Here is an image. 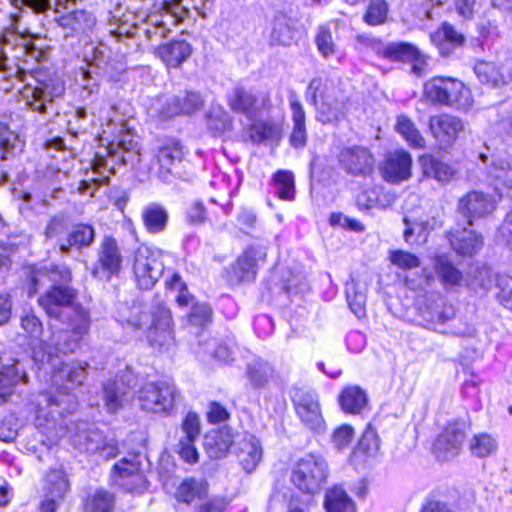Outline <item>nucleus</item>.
<instances>
[{
	"mask_svg": "<svg viewBox=\"0 0 512 512\" xmlns=\"http://www.w3.org/2000/svg\"><path fill=\"white\" fill-rule=\"evenodd\" d=\"M41 52L31 41L11 29H5L0 37V78L16 79L24 83L20 94L33 111L46 114L55 98L64 94V85L42 70H30L28 62H36Z\"/></svg>",
	"mask_w": 512,
	"mask_h": 512,
	"instance_id": "1",
	"label": "nucleus"
},
{
	"mask_svg": "<svg viewBox=\"0 0 512 512\" xmlns=\"http://www.w3.org/2000/svg\"><path fill=\"white\" fill-rule=\"evenodd\" d=\"M86 366L78 362L54 365L51 376L52 387L60 398L52 392L40 393L36 400L35 426L49 440L60 437L62 427L58 425L57 416L64 412L71 413L76 408L75 397L71 391L83 384L86 379Z\"/></svg>",
	"mask_w": 512,
	"mask_h": 512,
	"instance_id": "2",
	"label": "nucleus"
},
{
	"mask_svg": "<svg viewBox=\"0 0 512 512\" xmlns=\"http://www.w3.org/2000/svg\"><path fill=\"white\" fill-rule=\"evenodd\" d=\"M138 140L130 133L121 136L120 141L115 145L111 143L104 149V153L97 152L92 161L93 173L97 175L91 181H81L78 191L81 194L90 192L93 196L98 186L109 179V175H104L107 171L109 174L115 173L116 165H131L140 161V152Z\"/></svg>",
	"mask_w": 512,
	"mask_h": 512,
	"instance_id": "3",
	"label": "nucleus"
},
{
	"mask_svg": "<svg viewBox=\"0 0 512 512\" xmlns=\"http://www.w3.org/2000/svg\"><path fill=\"white\" fill-rule=\"evenodd\" d=\"M147 338L153 347L159 350L169 349L174 343L172 317L169 309L157 304L150 314L143 312L141 304L133 303L119 311V321L133 328L140 329L149 323Z\"/></svg>",
	"mask_w": 512,
	"mask_h": 512,
	"instance_id": "4",
	"label": "nucleus"
},
{
	"mask_svg": "<svg viewBox=\"0 0 512 512\" xmlns=\"http://www.w3.org/2000/svg\"><path fill=\"white\" fill-rule=\"evenodd\" d=\"M204 446L209 457L213 459L224 457L229 448L233 446V453L247 473H251L257 468L263 455L259 439L247 432L238 435L232 441L227 431H221L215 438L206 437Z\"/></svg>",
	"mask_w": 512,
	"mask_h": 512,
	"instance_id": "5",
	"label": "nucleus"
},
{
	"mask_svg": "<svg viewBox=\"0 0 512 512\" xmlns=\"http://www.w3.org/2000/svg\"><path fill=\"white\" fill-rule=\"evenodd\" d=\"M71 330L57 329L51 326V336L41 341V348L48 358L57 353H70L79 348L80 342L88 334L90 316L86 309L76 308L75 316H70Z\"/></svg>",
	"mask_w": 512,
	"mask_h": 512,
	"instance_id": "6",
	"label": "nucleus"
},
{
	"mask_svg": "<svg viewBox=\"0 0 512 512\" xmlns=\"http://www.w3.org/2000/svg\"><path fill=\"white\" fill-rule=\"evenodd\" d=\"M425 97L434 104L467 112L473 106L471 91L455 78L434 77L424 85Z\"/></svg>",
	"mask_w": 512,
	"mask_h": 512,
	"instance_id": "7",
	"label": "nucleus"
},
{
	"mask_svg": "<svg viewBox=\"0 0 512 512\" xmlns=\"http://www.w3.org/2000/svg\"><path fill=\"white\" fill-rule=\"evenodd\" d=\"M328 474V464L322 456L307 454L295 463L290 480L300 491L315 494L327 482Z\"/></svg>",
	"mask_w": 512,
	"mask_h": 512,
	"instance_id": "8",
	"label": "nucleus"
},
{
	"mask_svg": "<svg viewBox=\"0 0 512 512\" xmlns=\"http://www.w3.org/2000/svg\"><path fill=\"white\" fill-rule=\"evenodd\" d=\"M180 394L174 383L166 380L147 382L138 390L137 400L143 411L170 415Z\"/></svg>",
	"mask_w": 512,
	"mask_h": 512,
	"instance_id": "9",
	"label": "nucleus"
},
{
	"mask_svg": "<svg viewBox=\"0 0 512 512\" xmlns=\"http://www.w3.org/2000/svg\"><path fill=\"white\" fill-rule=\"evenodd\" d=\"M308 93L313 103H316L318 96L321 98L318 105V118L321 122L336 123L344 118L346 97L332 82L314 78L309 83Z\"/></svg>",
	"mask_w": 512,
	"mask_h": 512,
	"instance_id": "10",
	"label": "nucleus"
},
{
	"mask_svg": "<svg viewBox=\"0 0 512 512\" xmlns=\"http://www.w3.org/2000/svg\"><path fill=\"white\" fill-rule=\"evenodd\" d=\"M290 396L300 421L309 430L315 433H322L325 430V421L322 416L317 393L312 390L293 387Z\"/></svg>",
	"mask_w": 512,
	"mask_h": 512,
	"instance_id": "11",
	"label": "nucleus"
},
{
	"mask_svg": "<svg viewBox=\"0 0 512 512\" xmlns=\"http://www.w3.org/2000/svg\"><path fill=\"white\" fill-rule=\"evenodd\" d=\"M133 273L141 289L152 288L163 273L159 255L146 245H140L134 252Z\"/></svg>",
	"mask_w": 512,
	"mask_h": 512,
	"instance_id": "12",
	"label": "nucleus"
},
{
	"mask_svg": "<svg viewBox=\"0 0 512 512\" xmlns=\"http://www.w3.org/2000/svg\"><path fill=\"white\" fill-rule=\"evenodd\" d=\"M74 291L62 285H55L38 299L39 305L49 317L60 319L64 312L70 311L75 316V309L82 308L74 305Z\"/></svg>",
	"mask_w": 512,
	"mask_h": 512,
	"instance_id": "13",
	"label": "nucleus"
},
{
	"mask_svg": "<svg viewBox=\"0 0 512 512\" xmlns=\"http://www.w3.org/2000/svg\"><path fill=\"white\" fill-rule=\"evenodd\" d=\"M464 128V122L450 114L435 115L429 119V129L441 149L451 147Z\"/></svg>",
	"mask_w": 512,
	"mask_h": 512,
	"instance_id": "14",
	"label": "nucleus"
},
{
	"mask_svg": "<svg viewBox=\"0 0 512 512\" xmlns=\"http://www.w3.org/2000/svg\"><path fill=\"white\" fill-rule=\"evenodd\" d=\"M412 157L405 150L388 152L380 167L383 179L392 184L407 181L412 176Z\"/></svg>",
	"mask_w": 512,
	"mask_h": 512,
	"instance_id": "15",
	"label": "nucleus"
},
{
	"mask_svg": "<svg viewBox=\"0 0 512 512\" xmlns=\"http://www.w3.org/2000/svg\"><path fill=\"white\" fill-rule=\"evenodd\" d=\"M339 161L350 175L368 177L374 172L375 159L364 147H349L341 151Z\"/></svg>",
	"mask_w": 512,
	"mask_h": 512,
	"instance_id": "16",
	"label": "nucleus"
},
{
	"mask_svg": "<svg viewBox=\"0 0 512 512\" xmlns=\"http://www.w3.org/2000/svg\"><path fill=\"white\" fill-rule=\"evenodd\" d=\"M113 480L129 492H138L145 487V477L140 470L137 456L123 458L113 466Z\"/></svg>",
	"mask_w": 512,
	"mask_h": 512,
	"instance_id": "17",
	"label": "nucleus"
},
{
	"mask_svg": "<svg viewBox=\"0 0 512 512\" xmlns=\"http://www.w3.org/2000/svg\"><path fill=\"white\" fill-rule=\"evenodd\" d=\"M465 438L464 425L449 424L438 436L434 443V453L442 461H447L458 455Z\"/></svg>",
	"mask_w": 512,
	"mask_h": 512,
	"instance_id": "18",
	"label": "nucleus"
},
{
	"mask_svg": "<svg viewBox=\"0 0 512 512\" xmlns=\"http://www.w3.org/2000/svg\"><path fill=\"white\" fill-rule=\"evenodd\" d=\"M495 209L493 199L480 191H470L458 201V212L472 225V219L484 217Z\"/></svg>",
	"mask_w": 512,
	"mask_h": 512,
	"instance_id": "19",
	"label": "nucleus"
},
{
	"mask_svg": "<svg viewBox=\"0 0 512 512\" xmlns=\"http://www.w3.org/2000/svg\"><path fill=\"white\" fill-rule=\"evenodd\" d=\"M474 72L480 82L492 87H500L512 81V63L479 61L474 66Z\"/></svg>",
	"mask_w": 512,
	"mask_h": 512,
	"instance_id": "20",
	"label": "nucleus"
},
{
	"mask_svg": "<svg viewBox=\"0 0 512 512\" xmlns=\"http://www.w3.org/2000/svg\"><path fill=\"white\" fill-rule=\"evenodd\" d=\"M420 315L429 328L436 329L438 325L454 318L455 310L442 296L432 295L420 308Z\"/></svg>",
	"mask_w": 512,
	"mask_h": 512,
	"instance_id": "21",
	"label": "nucleus"
},
{
	"mask_svg": "<svg viewBox=\"0 0 512 512\" xmlns=\"http://www.w3.org/2000/svg\"><path fill=\"white\" fill-rule=\"evenodd\" d=\"M270 102L268 95L258 97L244 87L237 86L228 94V105L234 111L251 117L255 111L265 108Z\"/></svg>",
	"mask_w": 512,
	"mask_h": 512,
	"instance_id": "22",
	"label": "nucleus"
},
{
	"mask_svg": "<svg viewBox=\"0 0 512 512\" xmlns=\"http://www.w3.org/2000/svg\"><path fill=\"white\" fill-rule=\"evenodd\" d=\"M123 257L115 238L105 236L98 249V263L107 278L117 275L122 268Z\"/></svg>",
	"mask_w": 512,
	"mask_h": 512,
	"instance_id": "23",
	"label": "nucleus"
},
{
	"mask_svg": "<svg viewBox=\"0 0 512 512\" xmlns=\"http://www.w3.org/2000/svg\"><path fill=\"white\" fill-rule=\"evenodd\" d=\"M453 250L463 256L476 254L483 246V237L472 229L458 227L449 233Z\"/></svg>",
	"mask_w": 512,
	"mask_h": 512,
	"instance_id": "24",
	"label": "nucleus"
},
{
	"mask_svg": "<svg viewBox=\"0 0 512 512\" xmlns=\"http://www.w3.org/2000/svg\"><path fill=\"white\" fill-rule=\"evenodd\" d=\"M203 99L199 93L185 92L182 96L169 98L162 107L160 114L172 118L180 114H192L203 106Z\"/></svg>",
	"mask_w": 512,
	"mask_h": 512,
	"instance_id": "25",
	"label": "nucleus"
},
{
	"mask_svg": "<svg viewBox=\"0 0 512 512\" xmlns=\"http://www.w3.org/2000/svg\"><path fill=\"white\" fill-rule=\"evenodd\" d=\"M487 181L500 196H512V166L508 162L491 163L487 168Z\"/></svg>",
	"mask_w": 512,
	"mask_h": 512,
	"instance_id": "26",
	"label": "nucleus"
},
{
	"mask_svg": "<svg viewBox=\"0 0 512 512\" xmlns=\"http://www.w3.org/2000/svg\"><path fill=\"white\" fill-rule=\"evenodd\" d=\"M57 23L65 31V37H69L90 31L95 25V18L87 11L76 10L61 15Z\"/></svg>",
	"mask_w": 512,
	"mask_h": 512,
	"instance_id": "27",
	"label": "nucleus"
},
{
	"mask_svg": "<svg viewBox=\"0 0 512 512\" xmlns=\"http://www.w3.org/2000/svg\"><path fill=\"white\" fill-rule=\"evenodd\" d=\"M157 56L169 67H178L192 54L190 43L185 40H173L156 49Z\"/></svg>",
	"mask_w": 512,
	"mask_h": 512,
	"instance_id": "28",
	"label": "nucleus"
},
{
	"mask_svg": "<svg viewBox=\"0 0 512 512\" xmlns=\"http://www.w3.org/2000/svg\"><path fill=\"white\" fill-rule=\"evenodd\" d=\"M265 257V249L250 247L237 260L233 267V273L239 281H251L256 276L257 262L263 261Z\"/></svg>",
	"mask_w": 512,
	"mask_h": 512,
	"instance_id": "29",
	"label": "nucleus"
},
{
	"mask_svg": "<svg viewBox=\"0 0 512 512\" xmlns=\"http://www.w3.org/2000/svg\"><path fill=\"white\" fill-rule=\"evenodd\" d=\"M430 39L442 56H448L453 49L462 46L465 41L464 36L449 23H444L432 33Z\"/></svg>",
	"mask_w": 512,
	"mask_h": 512,
	"instance_id": "30",
	"label": "nucleus"
},
{
	"mask_svg": "<svg viewBox=\"0 0 512 512\" xmlns=\"http://www.w3.org/2000/svg\"><path fill=\"white\" fill-rule=\"evenodd\" d=\"M18 362L13 361L12 364L3 365L0 372V405L8 401L14 393L16 385L20 382H26V374L20 373Z\"/></svg>",
	"mask_w": 512,
	"mask_h": 512,
	"instance_id": "31",
	"label": "nucleus"
},
{
	"mask_svg": "<svg viewBox=\"0 0 512 512\" xmlns=\"http://www.w3.org/2000/svg\"><path fill=\"white\" fill-rule=\"evenodd\" d=\"M183 154V147L177 141H169L159 149L157 160L160 166V177L164 181H168V175L172 168L182 161Z\"/></svg>",
	"mask_w": 512,
	"mask_h": 512,
	"instance_id": "32",
	"label": "nucleus"
},
{
	"mask_svg": "<svg viewBox=\"0 0 512 512\" xmlns=\"http://www.w3.org/2000/svg\"><path fill=\"white\" fill-rule=\"evenodd\" d=\"M339 404L345 413L359 414L368 404L365 390L357 385L345 387L339 395Z\"/></svg>",
	"mask_w": 512,
	"mask_h": 512,
	"instance_id": "33",
	"label": "nucleus"
},
{
	"mask_svg": "<svg viewBox=\"0 0 512 512\" xmlns=\"http://www.w3.org/2000/svg\"><path fill=\"white\" fill-rule=\"evenodd\" d=\"M420 162L423 174L439 183L446 184L450 182L456 174V170L451 165L432 156H424L420 159Z\"/></svg>",
	"mask_w": 512,
	"mask_h": 512,
	"instance_id": "34",
	"label": "nucleus"
},
{
	"mask_svg": "<svg viewBox=\"0 0 512 512\" xmlns=\"http://www.w3.org/2000/svg\"><path fill=\"white\" fill-rule=\"evenodd\" d=\"M293 128L289 137L290 144L294 148H303L307 142V131L305 126V111L297 99L290 100Z\"/></svg>",
	"mask_w": 512,
	"mask_h": 512,
	"instance_id": "35",
	"label": "nucleus"
},
{
	"mask_svg": "<svg viewBox=\"0 0 512 512\" xmlns=\"http://www.w3.org/2000/svg\"><path fill=\"white\" fill-rule=\"evenodd\" d=\"M127 395V387L122 381L108 380L103 385L104 406L110 413H116L124 404Z\"/></svg>",
	"mask_w": 512,
	"mask_h": 512,
	"instance_id": "36",
	"label": "nucleus"
},
{
	"mask_svg": "<svg viewBox=\"0 0 512 512\" xmlns=\"http://www.w3.org/2000/svg\"><path fill=\"white\" fill-rule=\"evenodd\" d=\"M95 238V230L88 224H77L72 227L67 235L66 244H60V250L67 253L69 248L82 249L89 247Z\"/></svg>",
	"mask_w": 512,
	"mask_h": 512,
	"instance_id": "37",
	"label": "nucleus"
},
{
	"mask_svg": "<svg viewBox=\"0 0 512 512\" xmlns=\"http://www.w3.org/2000/svg\"><path fill=\"white\" fill-rule=\"evenodd\" d=\"M468 449L472 456L484 459L496 454L498 450V441L489 433H477L470 438L468 442Z\"/></svg>",
	"mask_w": 512,
	"mask_h": 512,
	"instance_id": "38",
	"label": "nucleus"
},
{
	"mask_svg": "<svg viewBox=\"0 0 512 512\" xmlns=\"http://www.w3.org/2000/svg\"><path fill=\"white\" fill-rule=\"evenodd\" d=\"M324 507L327 512H356L355 503L340 487H333L326 492Z\"/></svg>",
	"mask_w": 512,
	"mask_h": 512,
	"instance_id": "39",
	"label": "nucleus"
},
{
	"mask_svg": "<svg viewBox=\"0 0 512 512\" xmlns=\"http://www.w3.org/2000/svg\"><path fill=\"white\" fill-rule=\"evenodd\" d=\"M143 223L150 233H160L165 230L168 222V212L158 204H150L142 211Z\"/></svg>",
	"mask_w": 512,
	"mask_h": 512,
	"instance_id": "40",
	"label": "nucleus"
},
{
	"mask_svg": "<svg viewBox=\"0 0 512 512\" xmlns=\"http://www.w3.org/2000/svg\"><path fill=\"white\" fill-rule=\"evenodd\" d=\"M207 492L208 484L206 481L188 478L177 488L176 498L178 501L189 504L195 499L205 497Z\"/></svg>",
	"mask_w": 512,
	"mask_h": 512,
	"instance_id": "41",
	"label": "nucleus"
},
{
	"mask_svg": "<svg viewBox=\"0 0 512 512\" xmlns=\"http://www.w3.org/2000/svg\"><path fill=\"white\" fill-rule=\"evenodd\" d=\"M395 129L410 147L416 149H423L425 147V140L423 136L415 126L414 122L408 117L404 115L398 116Z\"/></svg>",
	"mask_w": 512,
	"mask_h": 512,
	"instance_id": "42",
	"label": "nucleus"
},
{
	"mask_svg": "<svg viewBox=\"0 0 512 512\" xmlns=\"http://www.w3.org/2000/svg\"><path fill=\"white\" fill-rule=\"evenodd\" d=\"M247 376L254 388H264L274 378V369L269 363L257 360L248 365Z\"/></svg>",
	"mask_w": 512,
	"mask_h": 512,
	"instance_id": "43",
	"label": "nucleus"
},
{
	"mask_svg": "<svg viewBox=\"0 0 512 512\" xmlns=\"http://www.w3.org/2000/svg\"><path fill=\"white\" fill-rule=\"evenodd\" d=\"M434 269L445 287L459 286L462 282L461 272L445 257L435 259Z\"/></svg>",
	"mask_w": 512,
	"mask_h": 512,
	"instance_id": "44",
	"label": "nucleus"
},
{
	"mask_svg": "<svg viewBox=\"0 0 512 512\" xmlns=\"http://www.w3.org/2000/svg\"><path fill=\"white\" fill-rule=\"evenodd\" d=\"M69 483L66 474L62 470H52L47 475V494L45 499H62L68 491ZM58 506V504L56 503Z\"/></svg>",
	"mask_w": 512,
	"mask_h": 512,
	"instance_id": "45",
	"label": "nucleus"
},
{
	"mask_svg": "<svg viewBox=\"0 0 512 512\" xmlns=\"http://www.w3.org/2000/svg\"><path fill=\"white\" fill-rule=\"evenodd\" d=\"M294 38L293 30L289 25L286 16L279 15L274 18L273 27L270 34V41L275 45L289 46Z\"/></svg>",
	"mask_w": 512,
	"mask_h": 512,
	"instance_id": "46",
	"label": "nucleus"
},
{
	"mask_svg": "<svg viewBox=\"0 0 512 512\" xmlns=\"http://www.w3.org/2000/svg\"><path fill=\"white\" fill-rule=\"evenodd\" d=\"M383 56L393 61H411L418 56V49L408 43L393 42L383 49Z\"/></svg>",
	"mask_w": 512,
	"mask_h": 512,
	"instance_id": "47",
	"label": "nucleus"
},
{
	"mask_svg": "<svg viewBox=\"0 0 512 512\" xmlns=\"http://www.w3.org/2000/svg\"><path fill=\"white\" fill-rule=\"evenodd\" d=\"M249 135L253 142L278 139L280 136L279 127L268 121H260L251 125Z\"/></svg>",
	"mask_w": 512,
	"mask_h": 512,
	"instance_id": "48",
	"label": "nucleus"
},
{
	"mask_svg": "<svg viewBox=\"0 0 512 512\" xmlns=\"http://www.w3.org/2000/svg\"><path fill=\"white\" fill-rule=\"evenodd\" d=\"M273 180L276 189V194L279 196L280 199L292 200L294 198V178L291 172L278 171L274 175Z\"/></svg>",
	"mask_w": 512,
	"mask_h": 512,
	"instance_id": "49",
	"label": "nucleus"
},
{
	"mask_svg": "<svg viewBox=\"0 0 512 512\" xmlns=\"http://www.w3.org/2000/svg\"><path fill=\"white\" fill-rule=\"evenodd\" d=\"M315 43L319 53L326 59L338 52V46L334 42L329 28L326 26H320L318 28Z\"/></svg>",
	"mask_w": 512,
	"mask_h": 512,
	"instance_id": "50",
	"label": "nucleus"
},
{
	"mask_svg": "<svg viewBox=\"0 0 512 512\" xmlns=\"http://www.w3.org/2000/svg\"><path fill=\"white\" fill-rule=\"evenodd\" d=\"M18 144V136L6 124L0 123V160L12 157Z\"/></svg>",
	"mask_w": 512,
	"mask_h": 512,
	"instance_id": "51",
	"label": "nucleus"
},
{
	"mask_svg": "<svg viewBox=\"0 0 512 512\" xmlns=\"http://www.w3.org/2000/svg\"><path fill=\"white\" fill-rule=\"evenodd\" d=\"M347 301L351 311L357 318L365 316L366 296L362 291L357 289L354 281L346 286Z\"/></svg>",
	"mask_w": 512,
	"mask_h": 512,
	"instance_id": "52",
	"label": "nucleus"
},
{
	"mask_svg": "<svg viewBox=\"0 0 512 512\" xmlns=\"http://www.w3.org/2000/svg\"><path fill=\"white\" fill-rule=\"evenodd\" d=\"M381 189L374 187L358 194L356 203L360 210H369L375 207L385 209L387 204L380 199Z\"/></svg>",
	"mask_w": 512,
	"mask_h": 512,
	"instance_id": "53",
	"label": "nucleus"
},
{
	"mask_svg": "<svg viewBox=\"0 0 512 512\" xmlns=\"http://www.w3.org/2000/svg\"><path fill=\"white\" fill-rule=\"evenodd\" d=\"M387 13L388 5L384 0H371L364 20L369 25H380L385 22Z\"/></svg>",
	"mask_w": 512,
	"mask_h": 512,
	"instance_id": "54",
	"label": "nucleus"
},
{
	"mask_svg": "<svg viewBox=\"0 0 512 512\" xmlns=\"http://www.w3.org/2000/svg\"><path fill=\"white\" fill-rule=\"evenodd\" d=\"M89 505L92 512H112L114 508V496L105 490H98L91 497Z\"/></svg>",
	"mask_w": 512,
	"mask_h": 512,
	"instance_id": "55",
	"label": "nucleus"
},
{
	"mask_svg": "<svg viewBox=\"0 0 512 512\" xmlns=\"http://www.w3.org/2000/svg\"><path fill=\"white\" fill-rule=\"evenodd\" d=\"M390 261L403 270L414 269L420 265V260L416 255L402 250L391 252Z\"/></svg>",
	"mask_w": 512,
	"mask_h": 512,
	"instance_id": "56",
	"label": "nucleus"
},
{
	"mask_svg": "<svg viewBox=\"0 0 512 512\" xmlns=\"http://www.w3.org/2000/svg\"><path fill=\"white\" fill-rule=\"evenodd\" d=\"M203 349L220 362L227 363L232 360V350L226 344L218 343L215 339L206 341Z\"/></svg>",
	"mask_w": 512,
	"mask_h": 512,
	"instance_id": "57",
	"label": "nucleus"
},
{
	"mask_svg": "<svg viewBox=\"0 0 512 512\" xmlns=\"http://www.w3.org/2000/svg\"><path fill=\"white\" fill-rule=\"evenodd\" d=\"M497 287L499 288L497 294L499 302L505 308L512 310V277L508 275L498 276Z\"/></svg>",
	"mask_w": 512,
	"mask_h": 512,
	"instance_id": "58",
	"label": "nucleus"
},
{
	"mask_svg": "<svg viewBox=\"0 0 512 512\" xmlns=\"http://www.w3.org/2000/svg\"><path fill=\"white\" fill-rule=\"evenodd\" d=\"M78 438V443L83 445L87 452L91 453L97 452L105 439L104 435L96 429L88 430L83 435H78Z\"/></svg>",
	"mask_w": 512,
	"mask_h": 512,
	"instance_id": "59",
	"label": "nucleus"
},
{
	"mask_svg": "<svg viewBox=\"0 0 512 512\" xmlns=\"http://www.w3.org/2000/svg\"><path fill=\"white\" fill-rule=\"evenodd\" d=\"M497 277L498 276H495L490 268L483 266L476 269L473 275L472 285L487 291L492 287L494 281H497Z\"/></svg>",
	"mask_w": 512,
	"mask_h": 512,
	"instance_id": "60",
	"label": "nucleus"
},
{
	"mask_svg": "<svg viewBox=\"0 0 512 512\" xmlns=\"http://www.w3.org/2000/svg\"><path fill=\"white\" fill-rule=\"evenodd\" d=\"M354 437V430L349 425L338 427L332 435V443L339 451L346 449Z\"/></svg>",
	"mask_w": 512,
	"mask_h": 512,
	"instance_id": "61",
	"label": "nucleus"
},
{
	"mask_svg": "<svg viewBox=\"0 0 512 512\" xmlns=\"http://www.w3.org/2000/svg\"><path fill=\"white\" fill-rule=\"evenodd\" d=\"M21 327L33 340H39L43 332V326L34 314H26L21 318Z\"/></svg>",
	"mask_w": 512,
	"mask_h": 512,
	"instance_id": "62",
	"label": "nucleus"
},
{
	"mask_svg": "<svg viewBox=\"0 0 512 512\" xmlns=\"http://www.w3.org/2000/svg\"><path fill=\"white\" fill-rule=\"evenodd\" d=\"M197 439H190L183 437L179 441L178 453L180 457L188 463H196L199 460V454L195 447V441Z\"/></svg>",
	"mask_w": 512,
	"mask_h": 512,
	"instance_id": "63",
	"label": "nucleus"
},
{
	"mask_svg": "<svg viewBox=\"0 0 512 512\" xmlns=\"http://www.w3.org/2000/svg\"><path fill=\"white\" fill-rule=\"evenodd\" d=\"M181 429L185 438L198 439L200 435V420L196 413L189 412L182 425Z\"/></svg>",
	"mask_w": 512,
	"mask_h": 512,
	"instance_id": "64",
	"label": "nucleus"
}]
</instances>
